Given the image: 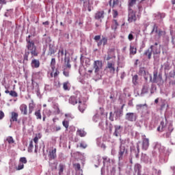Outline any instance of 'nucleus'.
<instances>
[{
	"label": "nucleus",
	"mask_w": 175,
	"mask_h": 175,
	"mask_svg": "<svg viewBox=\"0 0 175 175\" xmlns=\"http://www.w3.org/2000/svg\"><path fill=\"white\" fill-rule=\"evenodd\" d=\"M26 50L25 51V54L23 55V62H28V58L29 54L31 57H38L39 53L36 51V45H35V42L31 39V35L26 38Z\"/></svg>",
	"instance_id": "nucleus-1"
},
{
	"label": "nucleus",
	"mask_w": 175,
	"mask_h": 175,
	"mask_svg": "<svg viewBox=\"0 0 175 175\" xmlns=\"http://www.w3.org/2000/svg\"><path fill=\"white\" fill-rule=\"evenodd\" d=\"M103 68V63L100 60H96L93 63V69L94 70L95 76L99 77V73Z\"/></svg>",
	"instance_id": "nucleus-2"
},
{
	"label": "nucleus",
	"mask_w": 175,
	"mask_h": 175,
	"mask_svg": "<svg viewBox=\"0 0 175 175\" xmlns=\"http://www.w3.org/2000/svg\"><path fill=\"white\" fill-rule=\"evenodd\" d=\"M149 77L150 79V81L152 83H161L162 81V75L159 74L158 75V70H155L153 72V79L151 75H149Z\"/></svg>",
	"instance_id": "nucleus-3"
},
{
	"label": "nucleus",
	"mask_w": 175,
	"mask_h": 175,
	"mask_svg": "<svg viewBox=\"0 0 175 175\" xmlns=\"http://www.w3.org/2000/svg\"><path fill=\"white\" fill-rule=\"evenodd\" d=\"M138 18H140V16L137 15L136 16V12L132 10V8H129V15H128V21L129 23H133L136 21Z\"/></svg>",
	"instance_id": "nucleus-4"
},
{
	"label": "nucleus",
	"mask_w": 175,
	"mask_h": 175,
	"mask_svg": "<svg viewBox=\"0 0 175 175\" xmlns=\"http://www.w3.org/2000/svg\"><path fill=\"white\" fill-rule=\"evenodd\" d=\"M126 155H128V149L124 146L120 145L118 154V160L122 161Z\"/></svg>",
	"instance_id": "nucleus-5"
},
{
	"label": "nucleus",
	"mask_w": 175,
	"mask_h": 175,
	"mask_svg": "<svg viewBox=\"0 0 175 175\" xmlns=\"http://www.w3.org/2000/svg\"><path fill=\"white\" fill-rule=\"evenodd\" d=\"M125 120L129 122H135L137 120V114L133 112H128L125 115Z\"/></svg>",
	"instance_id": "nucleus-6"
},
{
	"label": "nucleus",
	"mask_w": 175,
	"mask_h": 175,
	"mask_svg": "<svg viewBox=\"0 0 175 175\" xmlns=\"http://www.w3.org/2000/svg\"><path fill=\"white\" fill-rule=\"evenodd\" d=\"M138 75L139 76H143L145 79V80H148V77H150V72L146 70V68L141 67L139 69Z\"/></svg>",
	"instance_id": "nucleus-7"
},
{
	"label": "nucleus",
	"mask_w": 175,
	"mask_h": 175,
	"mask_svg": "<svg viewBox=\"0 0 175 175\" xmlns=\"http://www.w3.org/2000/svg\"><path fill=\"white\" fill-rule=\"evenodd\" d=\"M115 66H116V63H114V62H108L105 69H109V72H111L112 75H114L116 73Z\"/></svg>",
	"instance_id": "nucleus-8"
},
{
	"label": "nucleus",
	"mask_w": 175,
	"mask_h": 175,
	"mask_svg": "<svg viewBox=\"0 0 175 175\" xmlns=\"http://www.w3.org/2000/svg\"><path fill=\"white\" fill-rule=\"evenodd\" d=\"M148 147H150V139H148V138L144 137L142 139V150L146 151L148 150Z\"/></svg>",
	"instance_id": "nucleus-9"
},
{
	"label": "nucleus",
	"mask_w": 175,
	"mask_h": 175,
	"mask_svg": "<svg viewBox=\"0 0 175 175\" xmlns=\"http://www.w3.org/2000/svg\"><path fill=\"white\" fill-rule=\"evenodd\" d=\"M19 110L23 116H27L28 114V107L25 104L21 105Z\"/></svg>",
	"instance_id": "nucleus-10"
},
{
	"label": "nucleus",
	"mask_w": 175,
	"mask_h": 175,
	"mask_svg": "<svg viewBox=\"0 0 175 175\" xmlns=\"http://www.w3.org/2000/svg\"><path fill=\"white\" fill-rule=\"evenodd\" d=\"M152 50H154V45L150 46V48L144 51V55L148 57V59H151L152 55Z\"/></svg>",
	"instance_id": "nucleus-11"
},
{
	"label": "nucleus",
	"mask_w": 175,
	"mask_h": 175,
	"mask_svg": "<svg viewBox=\"0 0 175 175\" xmlns=\"http://www.w3.org/2000/svg\"><path fill=\"white\" fill-rule=\"evenodd\" d=\"M58 58H62V59H64V58H66V55H68V52L64 49V48H60L58 51Z\"/></svg>",
	"instance_id": "nucleus-12"
},
{
	"label": "nucleus",
	"mask_w": 175,
	"mask_h": 175,
	"mask_svg": "<svg viewBox=\"0 0 175 175\" xmlns=\"http://www.w3.org/2000/svg\"><path fill=\"white\" fill-rule=\"evenodd\" d=\"M49 159H55L57 158V148H54L53 150L49 151Z\"/></svg>",
	"instance_id": "nucleus-13"
},
{
	"label": "nucleus",
	"mask_w": 175,
	"mask_h": 175,
	"mask_svg": "<svg viewBox=\"0 0 175 175\" xmlns=\"http://www.w3.org/2000/svg\"><path fill=\"white\" fill-rule=\"evenodd\" d=\"M18 120V113L17 112L11 113L10 122H17Z\"/></svg>",
	"instance_id": "nucleus-14"
},
{
	"label": "nucleus",
	"mask_w": 175,
	"mask_h": 175,
	"mask_svg": "<svg viewBox=\"0 0 175 175\" xmlns=\"http://www.w3.org/2000/svg\"><path fill=\"white\" fill-rule=\"evenodd\" d=\"M31 68H35L36 69H38V68L40 66V62H39V59H33L31 60Z\"/></svg>",
	"instance_id": "nucleus-15"
},
{
	"label": "nucleus",
	"mask_w": 175,
	"mask_h": 175,
	"mask_svg": "<svg viewBox=\"0 0 175 175\" xmlns=\"http://www.w3.org/2000/svg\"><path fill=\"white\" fill-rule=\"evenodd\" d=\"M96 20H100L105 18V11H98L94 16Z\"/></svg>",
	"instance_id": "nucleus-16"
},
{
	"label": "nucleus",
	"mask_w": 175,
	"mask_h": 175,
	"mask_svg": "<svg viewBox=\"0 0 175 175\" xmlns=\"http://www.w3.org/2000/svg\"><path fill=\"white\" fill-rule=\"evenodd\" d=\"M35 106H36V105L33 102V100H31V103L29 104V116H31V113H33Z\"/></svg>",
	"instance_id": "nucleus-17"
},
{
	"label": "nucleus",
	"mask_w": 175,
	"mask_h": 175,
	"mask_svg": "<svg viewBox=\"0 0 175 175\" xmlns=\"http://www.w3.org/2000/svg\"><path fill=\"white\" fill-rule=\"evenodd\" d=\"M134 172L137 173V175H142V165L136 163L134 165Z\"/></svg>",
	"instance_id": "nucleus-18"
},
{
	"label": "nucleus",
	"mask_w": 175,
	"mask_h": 175,
	"mask_svg": "<svg viewBox=\"0 0 175 175\" xmlns=\"http://www.w3.org/2000/svg\"><path fill=\"white\" fill-rule=\"evenodd\" d=\"M113 1V3H111V1ZM120 4V0H109V5L111 7L112 9H114L116 6H118Z\"/></svg>",
	"instance_id": "nucleus-19"
},
{
	"label": "nucleus",
	"mask_w": 175,
	"mask_h": 175,
	"mask_svg": "<svg viewBox=\"0 0 175 175\" xmlns=\"http://www.w3.org/2000/svg\"><path fill=\"white\" fill-rule=\"evenodd\" d=\"M77 135L80 136V137H85V136H87V132L83 129H78L77 131Z\"/></svg>",
	"instance_id": "nucleus-20"
},
{
	"label": "nucleus",
	"mask_w": 175,
	"mask_h": 175,
	"mask_svg": "<svg viewBox=\"0 0 175 175\" xmlns=\"http://www.w3.org/2000/svg\"><path fill=\"white\" fill-rule=\"evenodd\" d=\"M85 104L81 103V100L79 101V110L81 113H84V110H85Z\"/></svg>",
	"instance_id": "nucleus-21"
},
{
	"label": "nucleus",
	"mask_w": 175,
	"mask_h": 175,
	"mask_svg": "<svg viewBox=\"0 0 175 175\" xmlns=\"http://www.w3.org/2000/svg\"><path fill=\"white\" fill-rule=\"evenodd\" d=\"M34 116H36V120H42V111L40 109L36 110Z\"/></svg>",
	"instance_id": "nucleus-22"
},
{
	"label": "nucleus",
	"mask_w": 175,
	"mask_h": 175,
	"mask_svg": "<svg viewBox=\"0 0 175 175\" xmlns=\"http://www.w3.org/2000/svg\"><path fill=\"white\" fill-rule=\"evenodd\" d=\"M166 126V124H165V122L161 121L160 123V125L157 128L158 132H163V129Z\"/></svg>",
	"instance_id": "nucleus-23"
},
{
	"label": "nucleus",
	"mask_w": 175,
	"mask_h": 175,
	"mask_svg": "<svg viewBox=\"0 0 175 175\" xmlns=\"http://www.w3.org/2000/svg\"><path fill=\"white\" fill-rule=\"evenodd\" d=\"M64 63L66 65V68H68V69L72 68V65H70V59H69V57H64Z\"/></svg>",
	"instance_id": "nucleus-24"
},
{
	"label": "nucleus",
	"mask_w": 175,
	"mask_h": 175,
	"mask_svg": "<svg viewBox=\"0 0 175 175\" xmlns=\"http://www.w3.org/2000/svg\"><path fill=\"white\" fill-rule=\"evenodd\" d=\"M137 53V49L133 46H130V55H135Z\"/></svg>",
	"instance_id": "nucleus-25"
},
{
	"label": "nucleus",
	"mask_w": 175,
	"mask_h": 175,
	"mask_svg": "<svg viewBox=\"0 0 175 175\" xmlns=\"http://www.w3.org/2000/svg\"><path fill=\"white\" fill-rule=\"evenodd\" d=\"M138 80H139V77L137 76V75L133 76L132 81L134 85H137L139 84V82L137 81Z\"/></svg>",
	"instance_id": "nucleus-26"
},
{
	"label": "nucleus",
	"mask_w": 175,
	"mask_h": 175,
	"mask_svg": "<svg viewBox=\"0 0 175 175\" xmlns=\"http://www.w3.org/2000/svg\"><path fill=\"white\" fill-rule=\"evenodd\" d=\"M55 64H56L55 58H52L51 61V68L53 72L55 70Z\"/></svg>",
	"instance_id": "nucleus-27"
},
{
	"label": "nucleus",
	"mask_w": 175,
	"mask_h": 175,
	"mask_svg": "<svg viewBox=\"0 0 175 175\" xmlns=\"http://www.w3.org/2000/svg\"><path fill=\"white\" fill-rule=\"evenodd\" d=\"M148 88H150V86L148 84L144 85L142 90V94H147L148 92Z\"/></svg>",
	"instance_id": "nucleus-28"
},
{
	"label": "nucleus",
	"mask_w": 175,
	"mask_h": 175,
	"mask_svg": "<svg viewBox=\"0 0 175 175\" xmlns=\"http://www.w3.org/2000/svg\"><path fill=\"white\" fill-rule=\"evenodd\" d=\"M107 54L110 55H113L114 57H116V49L115 48L109 49L107 51Z\"/></svg>",
	"instance_id": "nucleus-29"
},
{
	"label": "nucleus",
	"mask_w": 175,
	"mask_h": 175,
	"mask_svg": "<svg viewBox=\"0 0 175 175\" xmlns=\"http://www.w3.org/2000/svg\"><path fill=\"white\" fill-rule=\"evenodd\" d=\"M137 0H129V9H132L134 5H136Z\"/></svg>",
	"instance_id": "nucleus-30"
},
{
	"label": "nucleus",
	"mask_w": 175,
	"mask_h": 175,
	"mask_svg": "<svg viewBox=\"0 0 175 175\" xmlns=\"http://www.w3.org/2000/svg\"><path fill=\"white\" fill-rule=\"evenodd\" d=\"M33 150V142L31 140L29 142V145L28 147V152H32Z\"/></svg>",
	"instance_id": "nucleus-31"
},
{
	"label": "nucleus",
	"mask_w": 175,
	"mask_h": 175,
	"mask_svg": "<svg viewBox=\"0 0 175 175\" xmlns=\"http://www.w3.org/2000/svg\"><path fill=\"white\" fill-rule=\"evenodd\" d=\"M64 169H65V166L64 164H59V175H62L64 173Z\"/></svg>",
	"instance_id": "nucleus-32"
},
{
	"label": "nucleus",
	"mask_w": 175,
	"mask_h": 175,
	"mask_svg": "<svg viewBox=\"0 0 175 175\" xmlns=\"http://www.w3.org/2000/svg\"><path fill=\"white\" fill-rule=\"evenodd\" d=\"M6 142H8V144H14V139H13V137L9 136L6 138Z\"/></svg>",
	"instance_id": "nucleus-33"
},
{
	"label": "nucleus",
	"mask_w": 175,
	"mask_h": 175,
	"mask_svg": "<svg viewBox=\"0 0 175 175\" xmlns=\"http://www.w3.org/2000/svg\"><path fill=\"white\" fill-rule=\"evenodd\" d=\"M68 85H69V81L64 82L63 83V89L64 90V91H69L70 89Z\"/></svg>",
	"instance_id": "nucleus-34"
},
{
	"label": "nucleus",
	"mask_w": 175,
	"mask_h": 175,
	"mask_svg": "<svg viewBox=\"0 0 175 175\" xmlns=\"http://www.w3.org/2000/svg\"><path fill=\"white\" fill-rule=\"evenodd\" d=\"M69 102L71 103V105H77V100H76V98L75 97H70Z\"/></svg>",
	"instance_id": "nucleus-35"
},
{
	"label": "nucleus",
	"mask_w": 175,
	"mask_h": 175,
	"mask_svg": "<svg viewBox=\"0 0 175 175\" xmlns=\"http://www.w3.org/2000/svg\"><path fill=\"white\" fill-rule=\"evenodd\" d=\"M118 27V22L117 21V20L115 19L113 21V25L111 26V28L113 29H116Z\"/></svg>",
	"instance_id": "nucleus-36"
},
{
	"label": "nucleus",
	"mask_w": 175,
	"mask_h": 175,
	"mask_svg": "<svg viewBox=\"0 0 175 175\" xmlns=\"http://www.w3.org/2000/svg\"><path fill=\"white\" fill-rule=\"evenodd\" d=\"M10 96H12V98H17L18 96V94L14 90H11L10 92Z\"/></svg>",
	"instance_id": "nucleus-37"
},
{
	"label": "nucleus",
	"mask_w": 175,
	"mask_h": 175,
	"mask_svg": "<svg viewBox=\"0 0 175 175\" xmlns=\"http://www.w3.org/2000/svg\"><path fill=\"white\" fill-rule=\"evenodd\" d=\"M113 58H116V56H113V55H109L105 56V59L106 61H110V59H113Z\"/></svg>",
	"instance_id": "nucleus-38"
},
{
	"label": "nucleus",
	"mask_w": 175,
	"mask_h": 175,
	"mask_svg": "<svg viewBox=\"0 0 175 175\" xmlns=\"http://www.w3.org/2000/svg\"><path fill=\"white\" fill-rule=\"evenodd\" d=\"M27 162H28V161H27V158H25V157H21L19 159V163H23V165H25V163H27Z\"/></svg>",
	"instance_id": "nucleus-39"
},
{
	"label": "nucleus",
	"mask_w": 175,
	"mask_h": 175,
	"mask_svg": "<svg viewBox=\"0 0 175 175\" xmlns=\"http://www.w3.org/2000/svg\"><path fill=\"white\" fill-rule=\"evenodd\" d=\"M62 124H63V126H64V128H66V129H68V128H69V121L64 120L62 122Z\"/></svg>",
	"instance_id": "nucleus-40"
},
{
	"label": "nucleus",
	"mask_w": 175,
	"mask_h": 175,
	"mask_svg": "<svg viewBox=\"0 0 175 175\" xmlns=\"http://www.w3.org/2000/svg\"><path fill=\"white\" fill-rule=\"evenodd\" d=\"M33 142L36 144L35 147H36V150H35V152H36V148H38V142H39V138L38 137V136H36L33 138Z\"/></svg>",
	"instance_id": "nucleus-41"
},
{
	"label": "nucleus",
	"mask_w": 175,
	"mask_h": 175,
	"mask_svg": "<svg viewBox=\"0 0 175 175\" xmlns=\"http://www.w3.org/2000/svg\"><path fill=\"white\" fill-rule=\"evenodd\" d=\"M24 169V164L19 163L18 166L16 167V170H23Z\"/></svg>",
	"instance_id": "nucleus-42"
},
{
	"label": "nucleus",
	"mask_w": 175,
	"mask_h": 175,
	"mask_svg": "<svg viewBox=\"0 0 175 175\" xmlns=\"http://www.w3.org/2000/svg\"><path fill=\"white\" fill-rule=\"evenodd\" d=\"M159 37L161 38V36H165L166 35V32L165 31L159 30L158 31Z\"/></svg>",
	"instance_id": "nucleus-43"
},
{
	"label": "nucleus",
	"mask_w": 175,
	"mask_h": 175,
	"mask_svg": "<svg viewBox=\"0 0 175 175\" xmlns=\"http://www.w3.org/2000/svg\"><path fill=\"white\" fill-rule=\"evenodd\" d=\"M53 54H55V49H54V48L50 46L49 47V55H53Z\"/></svg>",
	"instance_id": "nucleus-44"
},
{
	"label": "nucleus",
	"mask_w": 175,
	"mask_h": 175,
	"mask_svg": "<svg viewBox=\"0 0 175 175\" xmlns=\"http://www.w3.org/2000/svg\"><path fill=\"white\" fill-rule=\"evenodd\" d=\"M147 107V104H138L136 105L137 110H140V109H142V107Z\"/></svg>",
	"instance_id": "nucleus-45"
},
{
	"label": "nucleus",
	"mask_w": 175,
	"mask_h": 175,
	"mask_svg": "<svg viewBox=\"0 0 175 175\" xmlns=\"http://www.w3.org/2000/svg\"><path fill=\"white\" fill-rule=\"evenodd\" d=\"M74 167L75 170H80L81 169V166L80 165V163L74 164Z\"/></svg>",
	"instance_id": "nucleus-46"
},
{
	"label": "nucleus",
	"mask_w": 175,
	"mask_h": 175,
	"mask_svg": "<svg viewBox=\"0 0 175 175\" xmlns=\"http://www.w3.org/2000/svg\"><path fill=\"white\" fill-rule=\"evenodd\" d=\"M101 42H103V46H106V44H107V38L106 37H103Z\"/></svg>",
	"instance_id": "nucleus-47"
},
{
	"label": "nucleus",
	"mask_w": 175,
	"mask_h": 175,
	"mask_svg": "<svg viewBox=\"0 0 175 175\" xmlns=\"http://www.w3.org/2000/svg\"><path fill=\"white\" fill-rule=\"evenodd\" d=\"M113 18H116L117 17V16H118V11H117V10H113Z\"/></svg>",
	"instance_id": "nucleus-48"
},
{
	"label": "nucleus",
	"mask_w": 175,
	"mask_h": 175,
	"mask_svg": "<svg viewBox=\"0 0 175 175\" xmlns=\"http://www.w3.org/2000/svg\"><path fill=\"white\" fill-rule=\"evenodd\" d=\"M152 32H155L156 33H158V32H159V31H158V26H157V25H154L153 26V29L152 31Z\"/></svg>",
	"instance_id": "nucleus-49"
},
{
	"label": "nucleus",
	"mask_w": 175,
	"mask_h": 175,
	"mask_svg": "<svg viewBox=\"0 0 175 175\" xmlns=\"http://www.w3.org/2000/svg\"><path fill=\"white\" fill-rule=\"evenodd\" d=\"M63 75L65 76V77H69V71L64 69L63 71Z\"/></svg>",
	"instance_id": "nucleus-50"
},
{
	"label": "nucleus",
	"mask_w": 175,
	"mask_h": 175,
	"mask_svg": "<svg viewBox=\"0 0 175 175\" xmlns=\"http://www.w3.org/2000/svg\"><path fill=\"white\" fill-rule=\"evenodd\" d=\"M153 54H161V49H156L155 51H153Z\"/></svg>",
	"instance_id": "nucleus-51"
},
{
	"label": "nucleus",
	"mask_w": 175,
	"mask_h": 175,
	"mask_svg": "<svg viewBox=\"0 0 175 175\" xmlns=\"http://www.w3.org/2000/svg\"><path fill=\"white\" fill-rule=\"evenodd\" d=\"M5 118V113L0 110V120H3Z\"/></svg>",
	"instance_id": "nucleus-52"
},
{
	"label": "nucleus",
	"mask_w": 175,
	"mask_h": 175,
	"mask_svg": "<svg viewBox=\"0 0 175 175\" xmlns=\"http://www.w3.org/2000/svg\"><path fill=\"white\" fill-rule=\"evenodd\" d=\"M109 120L110 121H114V116H113V112H110L109 113Z\"/></svg>",
	"instance_id": "nucleus-53"
},
{
	"label": "nucleus",
	"mask_w": 175,
	"mask_h": 175,
	"mask_svg": "<svg viewBox=\"0 0 175 175\" xmlns=\"http://www.w3.org/2000/svg\"><path fill=\"white\" fill-rule=\"evenodd\" d=\"M128 39H129V40H133V39H134V37H133V34H132V33H129V36H128Z\"/></svg>",
	"instance_id": "nucleus-54"
},
{
	"label": "nucleus",
	"mask_w": 175,
	"mask_h": 175,
	"mask_svg": "<svg viewBox=\"0 0 175 175\" xmlns=\"http://www.w3.org/2000/svg\"><path fill=\"white\" fill-rule=\"evenodd\" d=\"M58 75H59V71H58V70L56 69L55 73L53 74V77H57Z\"/></svg>",
	"instance_id": "nucleus-55"
},
{
	"label": "nucleus",
	"mask_w": 175,
	"mask_h": 175,
	"mask_svg": "<svg viewBox=\"0 0 175 175\" xmlns=\"http://www.w3.org/2000/svg\"><path fill=\"white\" fill-rule=\"evenodd\" d=\"M80 147H81V148H87V144L81 143V144H80Z\"/></svg>",
	"instance_id": "nucleus-56"
},
{
	"label": "nucleus",
	"mask_w": 175,
	"mask_h": 175,
	"mask_svg": "<svg viewBox=\"0 0 175 175\" xmlns=\"http://www.w3.org/2000/svg\"><path fill=\"white\" fill-rule=\"evenodd\" d=\"M120 129H121V126H118V125L115 126V131H120Z\"/></svg>",
	"instance_id": "nucleus-57"
},
{
	"label": "nucleus",
	"mask_w": 175,
	"mask_h": 175,
	"mask_svg": "<svg viewBox=\"0 0 175 175\" xmlns=\"http://www.w3.org/2000/svg\"><path fill=\"white\" fill-rule=\"evenodd\" d=\"M28 120V118H24L22 120V122L23 124V125H25V124H27V120Z\"/></svg>",
	"instance_id": "nucleus-58"
},
{
	"label": "nucleus",
	"mask_w": 175,
	"mask_h": 175,
	"mask_svg": "<svg viewBox=\"0 0 175 175\" xmlns=\"http://www.w3.org/2000/svg\"><path fill=\"white\" fill-rule=\"evenodd\" d=\"M100 40V36H94V40H96V42H98V40Z\"/></svg>",
	"instance_id": "nucleus-59"
},
{
	"label": "nucleus",
	"mask_w": 175,
	"mask_h": 175,
	"mask_svg": "<svg viewBox=\"0 0 175 175\" xmlns=\"http://www.w3.org/2000/svg\"><path fill=\"white\" fill-rule=\"evenodd\" d=\"M138 10H139V13L143 11V7L141 5H138Z\"/></svg>",
	"instance_id": "nucleus-60"
},
{
	"label": "nucleus",
	"mask_w": 175,
	"mask_h": 175,
	"mask_svg": "<svg viewBox=\"0 0 175 175\" xmlns=\"http://www.w3.org/2000/svg\"><path fill=\"white\" fill-rule=\"evenodd\" d=\"M119 133H120V131H116V130H115L113 135H114V136H116V137H118Z\"/></svg>",
	"instance_id": "nucleus-61"
},
{
	"label": "nucleus",
	"mask_w": 175,
	"mask_h": 175,
	"mask_svg": "<svg viewBox=\"0 0 175 175\" xmlns=\"http://www.w3.org/2000/svg\"><path fill=\"white\" fill-rule=\"evenodd\" d=\"M1 5H6V0H0Z\"/></svg>",
	"instance_id": "nucleus-62"
},
{
	"label": "nucleus",
	"mask_w": 175,
	"mask_h": 175,
	"mask_svg": "<svg viewBox=\"0 0 175 175\" xmlns=\"http://www.w3.org/2000/svg\"><path fill=\"white\" fill-rule=\"evenodd\" d=\"M103 44L102 40H100V42H98L97 46L99 47L100 46H102V44Z\"/></svg>",
	"instance_id": "nucleus-63"
},
{
	"label": "nucleus",
	"mask_w": 175,
	"mask_h": 175,
	"mask_svg": "<svg viewBox=\"0 0 175 175\" xmlns=\"http://www.w3.org/2000/svg\"><path fill=\"white\" fill-rule=\"evenodd\" d=\"M58 131H61V127L60 126H56L55 127V131L58 132Z\"/></svg>",
	"instance_id": "nucleus-64"
}]
</instances>
